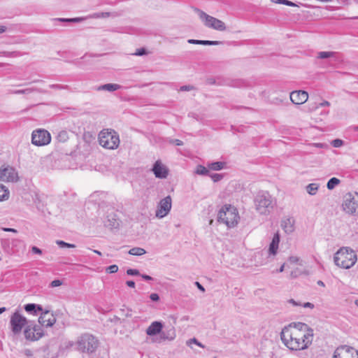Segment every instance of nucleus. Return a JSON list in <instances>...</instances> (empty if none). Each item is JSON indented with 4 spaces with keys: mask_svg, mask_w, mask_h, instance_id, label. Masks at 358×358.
Masks as SVG:
<instances>
[{
    "mask_svg": "<svg viewBox=\"0 0 358 358\" xmlns=\"http://www.w3.org/2000/svg\"><path fill=\"white\" fill-rule=\"evenodd\" d=\"M313 329L307 324L293 322L285 326L280 332L283 345L291 351H302L308 349L313 341Z\"/></svg>",
    "mask_w": 358,
    "mask_h": 358,
    "instance_id": "1",
    "label": "nucleus"
},
{
    "mask_svg": "<svg viewBox=\"0 0 358 358\" xmlns=\"http://www.w3.org/2000/svg\"><path fill=\"white\" fill-rule=\"evenodd\" d=\"M334 261L339 268L348 269L357 262V255L352 249L348 247H343L335 253Z\"/></svg>",
    "mask_w": 358,
    "mask_h": 358,
    "instance_id": "2",
    "label": "nucleus"
},
{
    "mask_svg": "<svg viewBox=\"0 0 358 358\" xmlns=\"http://www.w3.org/2000/svg\"><path fill=\"white\" fill-rule=\"evenodd\" d=\"M99 145L108 150H115L119 147L120 141L118 134L110 129L101 130L98 135Z\"/></svg>",
    "mask_w": 358,
    "mask_h": 358,
    "instance_id": "3",
    "label": "nucleus"
},
{
    "mask_svg": "<svg viewBox=\"0 0 358 358\" xmlns=\"http://www.w3.org/2000/svg\"><path fill=\"white\" fill-rule=\"evenodd\" d=\"M240 217L237 209L229 204L224 205L219 211L218 220L229 227H235Z\"/></svg>",
    "mask_w": 358,
    "mask_h": 358,
    "instance_id": "4",
    "label": "nucleus"
},
{
    "mask_svg": "<svg viewBox=\"0 0 358 358\" xmlns=\"http://www.w3.org/2000/svg\"><path fill=\"white\" fill-rule=\"evenodd\" d=\"M199 15L206 27L218 31H224L227 29V26L223 21L210 16L201 10H199Z\"/></svg>",
    "mask_w": 358,
    "mask_h": 358,
    "instance_id": "5",
    "label": "nucleus"
},
{
    "mask_svg": "<svg viewBox=\"0 0 358 358\" xmlns=\"http://www.w3.org/2000/svg\"><path fill=\"white\" fill-rule=\"evenodd\" d=\"M27 318L19 312H15L10 317V329L15 335L20 334L22 329L27 326Z\"/></svg>",
    "mask_w": 358,
    "mask_h": 358,
    "instance_id": "6",
    "label": "nucleus"
},
{
    "mask_svg": "<svg viewBox=\"0 0 358 358\" xmlns=\"http://www.w3.org/2000/svg\"><path fill=\"white\" fill-rule=\"evenodd\" d=\"M24 336L29 341H36L44 336L43 329L36 324H29L24 329Z\"/></svg>",
    "mask_w": 358,
    "mask_h": 358,
    "instance_id": "7",
    "label": "nucleus"
},
{
    "mask_svg": "<svg viewBox=\"0 0 358 358\" xmlns=\"http://www.w3.org/2000/svg\"><path fill=\"white\" fill-rule=\"evenodd\" d=\"M51 141V136L50 133L42 129L35 130L32 132L31 142L38 146L48 145Z\"/></svg>",
    "mask_w": 358,
    "mask_h": 358,
    "instance_id": "8",
    "label": "nucleus"
},
{
    "mask_svg": "<svg viewBox=\"0 0 358 358\" xmlns=\"http://www.w3.org/2000/svg\"><path fill=\"white\" fill-rule=\"evenodd\" d=\"M97 345V340L92 335L83 336L78 342V348L83 352H92Z\"/></svg>",
    "mask_w": 358,
    "mask_h": 358,
    "instance_id": "9",
    "label": "nucleus"
},
{
    "mask_svg": "<svg viewBox=\"0 0 358 358\" xmlns=\"http://www.w3.org/2000/svg\"><path fill=\"white\" fill-rule=\"evenodd\" d=\"M342 206L343 210L348 214L358 213V194H346Z\"/></svg>",
    "mask_w": 358,
    "mask_h": 358,
    "instance_id": "10",
    "label": "nucleus"
},
{
    "mask_svg": "<svg viewBox=\"0 0 358 358\" xmlns=\"http://www.w3.org/2000/svg\"><path fill=\"white\" fill-rule=\"evenodd\" d=\"M334 358H358V350L348 345L341 346L335 350Z\"/></svg>",
    "mask_w": 358,
    "mask_h": 358,
    "instance_id": "11",
    "label": "nucleus"
},
{
    "mask_svg": "<svg viewBox=\"0 0 358 358\" xmlns=\"http://www.w3.org/2000/svg\"><path fill=\"white\" fill-rule=\"evenodd\" d=\"M171 208V198L170 196H168L159 201L156 211V216L159 218L165 217L169 213Z\"/></svg>",
    "mask_w": 358,
    "mask_h": 358,
    "instance_id": "12",
    "label": "nucleus"
},
{
    "mask_svg": "<svg viewBox=\"0 0 358 358\" xmlns=\"http://www.w3.org/2000/svg\"><path fill=\"white\" fill-rule=\"evenodd\" d=\"M17 173L11 166H2L0 168V180L13 182L17 180Z\"/></svg>",
    "mask_w": 358,
    "mask_h": 358,
    "instance_id": "13",
    "label": "nucleus"
},
{
    "mask_svg": "<svg viewBox=\"0 0 358 358\" xmlns=\"http://www.w3.org/2000/svg\"><path fill=\"white\" fill-rule=\"evenodd\" d=\"M308 99V94L303 90L294 91L290 94V99L294 104H303Z\"/></svg>",
    "mask_w": 358,
    "mask_h": 358,
    "instance_id": "14",
    "label": "nucleus"
},
{
    "mask_svg": "<svg viewBox=\"0 0 358 358\" xmlns=\"http://www.w3.org/2000/svg\"><path fill=\"white\" fill-rule=\"evenodd\" d=\"M56 322L54 315L48 310L43 312L38 318V322L44 327H52Z\"/></svg>",
    "mask_w": 358,
    "mask_h": 358,
    "instance_id": "15",
    "label": "nucleus"
},
{
    "mask_svg": "<svg viewBox=\"0 0 358 358\" xmlns=\"http://www.w3.org/2000/svg\"><path fill=\"white\" fill-rule=\"evenodd\" d=\"M152 171L155 176L160 178H166L169 173L168 169L160 161L155 162Z\"/></svg>",
    "mask_w": 358,
    "mask_h": 358,
    "instance_id": "16",
    "label": "nucleus"
},
{
    "mask_svg": "<svg viewBox=\"0 0 358 358\" xmlns=\"http://www.w3.org/2000/svg\"><path fill=\"white\" fill-rule=\"evenodd\" d=\"M271 201L270 198L264 196H259L256 200L257 210L261 213H264L266 211L267 208L270 207Z\"/></svg>",
    "mask_w": 358,
    "mask_h": 358,
    "instance_id": "17",
    "label": "nucleus"
},
{
    "mask_svg": "<svg viewBox=\"0 0 358 358\" xmlns=\"http://www.w3.org/2000/svg\"><path fill=\"white\" fill-rule=\"evenodd\" d=\"M294 224L295 220L293 217H285L281 222V227L287 234L294 231Z\"/></svg>",
    "mask_w": 358,
    "mask_h": 358,
    "instance_id": "18",
    "label": "nucleus"
},
{
    "mask_svg": "<svg viewBox=\"0 0 358 358\" xmlns=\"http://www.w3.org/2000/svg\"><path fill=\"white\" fill-rule=\"evenodd\" d=\"M163 328V324L160 322H153L146 329V334L148 336H155L159 334Z\"/></svg>",
    "mask_w": 358,
    "mask_h": 358,
    "instance_id": "19",
    "label": "nucleus"
},
{
    "mask_svg": "<svg viewBox=\"0 0 358 358\" xmlns=\"http://www.w3.org/2000/svg\"><path fill=\"white\" fill-rule=\"evenodd\" d=\"M280 243V235L278 232H276L272 239V241L269 245V252L275 255L277 253L278 245Z\"/></svg>",
    "mask_w": 358,
    "mask_h": 358,
    "instance_id": "20",
    "label": "nucleus"
},
{
    "mask_svg": "<svg viewBox=\"0 0 358 358\" xmlns=\"http://www.w3.org/2000/svg\"><path fill=\"white\" fill-rule=\"evenodd\" d=\"M10 197V192L7 187L0 184V202L6 201Z\"/></svg>",
    "mask_w": 358,
    "mask_h": 358,
    "instance_id": "21",
    "label": "nucleus"
},
{
    "mask_svg": "<svg viewBox=\"0 0 358 358\" xmlns=\"http://www.w3.org/2000/svg\"><path fill=\"white\" fill-rule=\"evenodd\" d=\"M225 166L224 162H213L208 164V169L213 171H220L222 169H224Z\"/></svg>",
    "mask_w": 358,
    "mask_h": 358,
    "instance_id": "22",
    "label": "nucleus"
},
{
    "mask_svg": "<svg viewBox=\"0 0 358 358\" xmlns=\"http://www.w3.org/2000/svg\"><path fill=\"white\" fill-rule=\"evenodd\" d=\"M24 310L28 313L34 311V315H36V311H42L43 309L40 306H36L34 303H28L24 306Z\"/></svg>",
    "mask_w": 358,
    "mask_h": 358,
    "instance_id": "23",
    "label": "nucleus"
},
{
    "mask_svg": "<svg viewBox=\"0 0 358 358\" xmlns=\"http://www.w3.org/2000/svg\"><path fill=\"white\" fill-rule=\"evenodd\" d=\"M120 88V85L117 84H106L100 86L98 89L99 90H108L110 92L115 91Z\"/></svg>",
    "mask_w": 358,
    "mask_h": 358,
    "instance_id": "24",
    "label": "nucleus"
},
{
    "mask_svg": "<svg viewBox=\"0 0 358 358\" xmlns=\"http://www.w3.org/2000/svg\"><path fill=\"white\" fill-rule=\"evenodd\" d=\"M146 253V251L141 248H133L129 251V254L134 256H141Z\"/></svg>",
    "mask_w": 358,
    "mask_h": 358,
    "instance_id": "25",
    "label": "nucleus"
},
{
    "mask_svg": "<svg viewBox=\"0 0 358 358\" xmlns=\"http://www.w3.org/2000/svg\"><path fill=\"white\" fill-rule=\"evenodd\" d=\"M340 183V180L336 178H331L327 185V187L329 189H333L336 185Z\"/></svg>",
    "mask_w": 358,
    "mask_h": 358,
    "instance_id": "26",
    "label": "nucleus"
},
{
    "mask_svg": "<svg viewBox=\"0 0 358 358\" xmlns=\"http://www.w3.org/2000/svg\"><path fill=\"white\" fill-rule=\"evenodd\" d=\"M271 2L274 3H278V4H285L286 6H297L294 3L288 1V0H270Z\"/></svg>",
    "mask_w": 358,
    "mask_h": 358,
    "instance_id": "27",
    "label": "nucleus"
},
{
    "mask_svg": "<svg viewBox=\"0 0 358 358\" xmlns=\"http://www.w3.org/2000/svg\"><path fill=\"white\" fill-rule=\"evenodd\" d=\"M317 189L318 187L316 184L311 183L307 186V192H308V194L311 195L315 194L317 191Z\"/></svg>",
    "mask_w": 358,
    "mask_h": 358,
    "instance_id": "28",
    "label": "nucleus"
},
{
    "mask_svg": "<svg viewBox=\"0 0 358 358\" xmlns=\"http://www.w3.org/2000/svg\"><path fill=\"white\" fill-rule=\"evenodd\" d=\"M208 169L206 167L201 166V165L197 166L196 169V174L206 175V174H208Z\"/></svg>",
    "mask_w": 358,
    "mask_h": 358,
    "instance_id": "29",
    "label": "nucleus"
},
{
    "mask_svg": "<svg viewBox=\"0 0 358 358\" xmlns=\"http://www.w3.org/2000/svg\"><path fill=\"white\" fill-rule=\"evenodd\" d=\"M118 271V266L117 265H111L106 268V271L108 273H114Z\"/></svg>",
    "mask_w": 358,
    "mask_h": 358,
    "instance_id": "30",
    "label": "nucleus"
},
{
    "mask_svg": "<svg viewBox=\"0 0 358 358\" xmlns=\"http://www.w3.org/2000/svg\"><path fill=\"white\" fill-rule=\"evenodd\" d=\"M333 55L331 52H319V57L321 59L328 58Z\"/></svg>",
    "mask_w": 358,
    "mask_h": 358,
    "instance_id": "31",
    "label": "nucleus"
},
{
    "mask_svg": "<svg viewBox=\"0 0 358 358\" xmlns=\"http://www.w3.org/2000/svg\"><path fill=\"white\" fill-rule=\"evenodd\" d=\"M210 176L213 182H217L222 178V176L219 173L211 174Z\"/></svg>",
    "mask_w": 358,
    "mask_h": 358,
    "instance_id": "32",
    "label": "nucleus"
},
{
    "mask_svg": "<svg viewBox=\"0 0 358 358\" xmlns=\"http://www.w3.org/2000/svg\"><path fill=\"white\" fill-rule=\"evenodd\" d=\"M331 145L334 148H339L343 145V141L341 139H335L331 142Z\"/></svg>",
    "mask_w": 358,
    "mask_h": 358,
    "instance_id": "33",
    "label": "nucleus"
},
{
    "mask_svg": "<svg viewBox=\"0 0 358 358\" xmlns=\"http://www.w3.org/2000/svg\"><path fill=\"white\" fill-rule=\"evenodd\" d=\"M57 243L59 245H60L61 247H67V248H74L75 247L74 245L65 243L64 241H58L57 242Z\"/></svg>",
    "mask_w": 358,
    "mask_h": 358,
    "instance_id": "34",
    "label": "nucleus"
},
{
    "mask_svg": "<svg viewBox=\"0 0 358 358\" xmlns=\"http://www.w3.org/2000/svg\"><path fill=\"white\" fill-rule=\"evenodd\" d=\"M219 42L216 41H201V45H217Z\"/></svg>",
    "mask_w": 358,
    "mask_h": 358,
    "instance_id": "35",
    "label": "nucleus"
},
{
    "mask_svg": "<svg viewBox=\"0 0 358 358\" xmlns=\"http://www.w3.org/2000/svg\"><path fill=\"white\" fill-rule=\"evenodd\" d=\"M127 273L131 275H136L139 274V271L136 269L130 268L127 271Z\"/></svg>",
    "mask_w": 358,
    "mask_h": 358,
    "instance_id": "36",
    "label": "nucleus"
},
{
    "mask_svg": "<svg viewBox=\"0 0 358 358\" xmlns=\"http://www.w3.org/2000/svg\"><path fill=\"white\" fill-rule=\"evenodd\" d=\"M146 54V51L144 48L137 49L135 55L141 56Z\"/></svg>",
    "mask_w": 358,
    "mask_h": 358,
    "instance_id": "37",
    "label": "nucleus"
},
{
    "mask_svg": "<svg viewBox=\"0 0 358 358\" xmlns=\"http://www.w3.org/2000/svg\"><path fill=\"white\" fill-rule=\"evenodd\" d=\"M62 285V282L60 280H55L52 281L51 286L52 287H59Z\"/></svg>",
    "mask_w": 358,
    "mask_h": 358,
    "instance_id": "38",
    "label": "nucleus"
},
{
    "mask_svg": "<svg viewBox=\"0 0 358 358\" xmlns=\"http://www.w3.org/2000/svg\"><path fill=\"white\" fill-rule=\"evenodd\" d=\"M31 251L34 253L37 254V255H41V253H42L41 250L38 248H37L36 246H33L31 248Z\"/></svg>",
    "mask_w": 358,
    "mask_h": 358,
    "instance_id": "39",
    "label": "nucleus"
},
{
    "mask_svg": "<svg viewBox=\"0 0 358 358\" xmlns=\"http://www.w3.org/2000/svg\"><path fill=\"white\" fill-rule=\"evenodd\" d=\"M150 299L154 301H157L159 299V296L156 293H153L150 294Z\"/></svg>",
    "mask_w": 358,
    "mask_h": 358,
    "instance_id": "40",
    "label": "nucleus"
},
{
    "mask_svg": "<svg viewBox=\"0 0 358 358\" xmlns=\"http://www.w3.org/2000/svg\"><path fill=\"white\" fill-rule=\"evenodd\" d=\"M303 308H309L310 309H313L314 308V305L310 302H306L302 305Z\"/></svg>",
    "mask_w": 358,
    "mask_h": 358,
    "instance_id": "41",
    "label": "nucleus"
},
{
    "mask_svg": "<svg viewBox=\"0 0 358 358\" xmlns=\"http://www.w3.org/2000/svg\"><path fill=\"white\" fill-rule=\"evenodd\" d=\"M2 230L4 231H7V232H13V233H17V230L15 229H13V228H6V227H3L2 228Z\"/></svg>",
    "mask_w": 358,
    "mask_h": 358,
    "instance_id": "42",
    "label": "nucleus"
},
{
    "mask_svg": "<svg viewBox=\"0 0 358 358\" xmlns=\"http://www.w3.org/2000/svg\"><path fill=\"white\" fill-rule=\"evenodd\" d=\"M330 103L327 101H324L322 103H320L318 106V107H324V106H329Z\"/></svg>",
    "mask_w": 358,
    "mask_h": 358,
    "instance_id": "43",
    "label": "nucleus"
},
{
    "mask_svg": "<svg viewBox=\"0 0 358 358\" xmlns=\"http://www.w3.org/2000/svg\"><path fill=\"white\" fill-rule=\"evenodd\" d=\"M188 43H192V44H199V43H201V41H199V40H194V39H189L188 41Z\"/></svg>",
    "mask_w": 358,
    "mask_h": 358,
    "instance_id": "44",
    "label": "nucleus"
},
{
    "mask_svg": "<svg viewBox=\"0 0 358 358\" xmlns=\"http://www.w3.org/2000/svg\"><path fill=\"white\" fill-rule=\"evenodd\" d=\"M127 286L129 287H135V282L132 280H129L127 282Z\"/></svg>",
    "mask_w": 358,
    "mask_h": 358,
    "instance_id": "45",
    "label": "nucleus"
},
{
    "mask_svg": "<svg viewBox=\"0 0 358 358\" xmlns=\"http://www.w3.org/2000/svg\"><path fill=\"white\" fill-rule=\"evenodd\" d=\"M192 89V87H189V86H182L180 87L181 90H190Z\"/></svg>",
    "mask_w": 358,
    "mask_h": 358,
    "instance_id": "46",
    "label": "nucleus"
},
{
    "mask_svg": "<svg viewBox=\"0 0 358 358\" xmlns=\"http://www.w3.org/2000/svg\"><path fill=\"white\" fill-rule=\"evenodd\" d=\"M196 285L199 289H201L203 292L204 291L203 287L199 282H196Z\"/></svg>",
    "mask_w": 358,
    "mask_h": 358,
    "instance_id": "47",
    "label": "nucleus"
},
{
    "mask_svg": "<svg viewBox=\"0 0 358 358\" xmlns=\"http://www.w3.org/2000/svg\"><path fill=\"white\" fill-rule=\"evenodd\" d=\"M6 31V27L0 25V34Z\"/></svg>",
    "mask_w": 358,
    "mask_h": 358,
    "instance_id": "48",
    "label": "nucleus"
},
{
    "mask_svg": "<svg viewBox=\"0 0 358 358\" xmlns=\"http://www.w3.org/2000/svg\"><path fill=\"white\" fill-rule=\"evenodd\" d=\"M142 277H143L144 279H145V280H151V279H152V278H151L150 276L147 275H143Z\"/></svg>",
    "mask_w": 358,
    "mask_h": 358,
    "instance_id": "49",
    "label": "nucleus"
},
{
    "mask_svg": "<svg viewBox=\"0 0 358 358\" xmlns=\"http://www.w3.org/2000/svg\"><path fill=\"white\" fill-rule=\"evenodd\" d=\"M289 303H291L292 304H293L294 306H299V304H298L293 299H291L289 300Z\"/></svg>",
    "mask_w": 358,
    "mask_h": 358,
    "instance_id": "50",
    "label": "nucleus"
},
{
    "mask_svg": "<svg viewBox=\"0 0 358 358\" xmlns=\"http://www.w3.org/2000/svg\"><path fill=\"white\" fill-rule=\"evenodd\" d=\"M192 342H193V343H194L197 344L198 345H200V343H199L197 342L196 339H195V338H193V339H192V340H190V341H189V343H192Z\"/></svg>",
    "mask_w": 358,
    "mask_h": 358,
    "instance_id": "51",
    "label": "nucleus"
},
{
    "mask_svg": "<svg viewBox=\"0 0 358 358\" xmlns=\"http://www.w3.org/2000/svg\"><path fill=\"white\" fill-rule=\"evenodd\" d=\"M176 145H182V142L181 141H180V140H176Z\"/></svg>",
    "mask_w": 358,
    "mask_h": 358,
    "instance_id": "52",
    "label": "nucleus"
},
{
    "mask_svg": "<svg viewBox=\"0 0 358 358\" xmlns=\"http://www.w3.org/2000/svg\"><path fill=\"white\" fill-rule=\"evenodd\" d=\"M6 310V308H0V314L3 313Z\"/></svg>",
    "mask_w": 358,
    "mask_h": 358,
    "instance_id": "53",
    "label": "nucleus"
},
{
    "mask_svg": "<svg viewBox=\"0 0 358 358\" xmlns=\"http://www.w3.org/2000/svg\"><path fill=\"white\" fill-rule=\"evenodd\" d=\"M284 268H285V264L282 265L281 267L280 268V270L279 271L280 272H282L284 271Z\"/></svg>",
    "mask_w": 358,
    "mask_h": 358,
    "instance_id": "54",
    "label": "nucleus"
},
{
    "mask_svg": "<svg viewBox=\"0 0 358 358\" xmlns=\"http://www.w3.org/2000/svg\"><path fill=\"white\" fill-rule=\"evenodd\" d=\"M94 252H95V253H96V254H98V255H101V252H100L99 251H98V250H94Z\"/></svg>",
    "mask_w": 358,
    "mask_h": 358,
    "instance_id": "55",
    "label": "nucleus"
},
{
    "mask_svg": "<svg viewBox=\"0 0 358 358\" xmlns=\"http://www.w3.org/2000/svg\"><path fill=\"white\" fill-rule=\"evenodd\" d=\"M355 304L356 305V306L358 308V299L355 300Z\"/></svg>",
    "mask_w": 358,
    "mask_h": 358,
    "instance_id": "56",
    "label": "nucleus"
},
{
    "mask_svg": "<svg viewBox=\"0 0 358 358\" xmlns=\"http://www.w3.org/2000/svg\"><path fill=\"white\" fill-rule=\"evenodd\" d=\"M318 284H319V285H322V286H324V283H323V282H322V281H319V282H318Z\"/></svg>",
    "mask_w": 358,
    "mask_h": 358,
    "instance_id": "57",
    "label": "nucleus"
},
{
    "mask_svg": "<svg viewBox=\"0 0 358 358\" xmlns=\"http://www.w3.org/2000/svg\"><path fill=\"white\" fill-rule=\"evenodd\" d=\"M66 21H76V19H71V20H65Z\"/></svg>",
    "mask_w": 358,
    "mask_h": 358,
    "instance_id": "58",
    "label": "nucleus"
},
{
    "mask_svg": "<svg viewBox=\"0 0 358 358\" xmlns=\"http://www.w3.org/2000/svg\"><path fill=\"white\" fill-rule=\"evenodd\" d=\"M213 220H210V224H211L213 223Z\"/></svg>",
    "mask_w": 358,
    "mask_h": 358,
    "instance_id": "59",
    "label": "nucleus"
},
{
    "mask_svg": "<svg viewBox=\"0 0 358 358\" xmlns=\"http://www.w3.org/2000/svg\"><path fill=\"white\" fill-rule=\"evenodd\" d=\"M357 130H358V127H357Z\"/></svg>",
    "mask_w": 358,
    "mask_h": 358,
    "instance_id": "60",
    "label": "nucleus"
}]
</instances>
